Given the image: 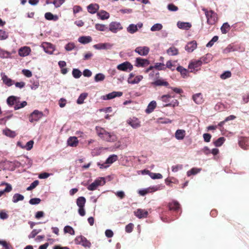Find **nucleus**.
Instances as JSON below:
<instances>
[{
  "instance_id": "f257e3e1",
  "label": "nucleus",
  "mask_w": 249,
  "mask_h": 249,
  "mask_svg": "<svg viewBox=\"0 0 249 249\" xmlns=\"http://www.w3.org/2000/svg\"><path fill=\"white\" fill-rule=\"evenodd\" d=\"M202 11L204 12L207 18V22L210 25L214 24L218 20L217 14L213 10L208 11L206 8H203Z\"/></svg>"
},
{
  "instance_id": "f03ea898",
  "label": "nucleus",
  "mask_w": 249,
  "mask_h": 249,
  "mask_svg": "<svg viewBox=\"0 0 249 249\" xmlns=\"http://www.w3.org/2000/svg\"><path fill=\"white\" fill-rule=\"evenodd\" d=\"M86 202V198L84 196H80L76 199V204L79 207L78 212L81 216H85L86 214L85 210L84 209Z\"/></svg>"
},
{
  "instance_id": "7ed1b4c3",
  "label": "nucleus",
  "mask_w": 249,
  "mask_h": 249,
  "mask_svg": "<svg viewBox=\"0 0 249 249\" xmlns=\"http://www.w3.org/2000/svg\"><path fill=\"white\" fill-rule=\"evenodd\" d=\"M105 183V179L104 178H99L88 185L87 189L89 191H94L96 190L99 186L104 185Z\"/></svg>"
},
{
  "instance_id": "20e7f679",
  "label": "nucleus",
  "mask_w": 249,
  "mask_h": 249,
  "mask_svg": "<svg viewBox=\"0 0 249 249\" xmlns=\"http://www.w3.org/2000/svg\"><path fill=\"white\" fill-rule=\"evenodd\" d=\"M143 78L142 75H136L134 73L131 72L129 74L127 82L132 85L137 84L142 80Z\"/></svg>"
},
{
  "instance_id": "39448f33",
  "label": "nucleus",
  "mask_w": 249,
  "mask_h": 249,
  "mask_svg": "<svg viewBox=\"0 0 249 249\" xmlns=\"http://www.w3.org/2000/svg\"><path fill=\"white\" fill-rule=\"evenodd\" d=\"M117 69L121 71L129 72L133 70V66L128 61H125L117 66Z\"/></svg>"
},
{
  "instance_id": "423d86ee",
  "label": "nucleus",
  "mask_w": 249,
  "mask_h": 249,
  "mask_svg": "<svg viewBox=\"0 0 249 249\" xmlns=\"http://www.w3.org/2000/svg\"><path fill=\"white\" fill-rule=\"evenodd\" d=\"M202 65L200 61L198 60H194L190 62L188 65V69L191 72L196 73Z\"/></svg>"
},
{
  "instance_id": "0eeeda50",
  "label": "nucleus",
  "mask_w": 249,
  "mask_h": 249,
  "mask_svg": "<svg viewBox=\"0 0 249 249\" xmlns=\"http://www.w3.org/2000/svg\"><path fill=\"white\" fill-rule=\"evenodd\" d=\"M93 48L98 50H111L113 47V44L106 42L100 43L93 45Z\"/></svg>"
},
{
  "instance_id": "6e6552de",
  "label": "nucleus",
  "mask_w": 249,
  "mask_h": 249,
  "mask_svg": "<svg viewBox=\"0 0 249 249\" xmlns=\"http://www.w3.org/2000/svg\"><path fill=\"white\" fill-rule=\"evenodd\" d=\"M122 29L123 27L120 22L113 21L110 23L109 25L108 31L113 33L116 34Z\"/></svg>"
},
{
  "instance_id": "1a4fd4ad",
  "label": "nucleus",
  "mask_w": 249,
  "mask_h": 249,
  "mask_svg": "<svg viewBox=\"0 0 249 249\" xmlns=\"http://www.w3.org/2000/svg\"><path fill=\"white\" fill-rule=\"evenodd\" d=\"M75 241L77 244L81 245L84 247L90 248L91 246L90 242L83 236H77L75 238Z\"/></svg>"
},
{
  "instance_id": "9d476101",
  "label": "nucleus",
  "mask_w": 249,
  "mask_h": 249,
  "mask_svg": "<svg viewBox=\"0 0 249 249\" xmlns=\"http://www.w3.org/2000/svg\"><path fill=\"white\" fill-rule=\"evenodd\" d=\"M150 64V61L145 58L137 57L135 59V66L137 67L144 68Z\"/></svg>"
},
{
  "instance_id": "9b49d317",
  "label": "nucleus",
  "mask_w": 249,
  "mask_h": 249,
  "mask_svg": "<svg viewBox=\"0 0 249 249\" xmlns=\"http://www.w3.org/2000/svg\"><path fill=\"white\" fill-rule=\"evenodd\" d=\"M143 26V23L139 22L137 24H130L127 27L126 30L127 32L130 34H133L137 32L139 29H141Z\"/></svg>"
},
{
  "instance_id": "f8f14e48",
  "label": "nucleus",
  "mask_w": 249,
  "mask_h": 249,
  "mask_svg": "<svg viewBox=\"0 0 249 249\" xmlns=\"http://www.w3.org/2000/svg\"><path fill=\"white\" fill-rule=\"evenodd\" d=\"M43 115V113L41 111L35 110L31 114L29 121L31 123L37 121L42 117Z\"/></svg>"
},
{
  "instance_id": "ddd939ff",
  "label": "nucleus",
  "mask_w": 249,
  "mask_h": 249,
  "mask_svg": "<svg viewBox=\"0 0 249 249\" xmlns=\"http://www.w3.org/2000/svg\"><path fill=\"white\" fill-rule=\"evenodd\" d=\"M44 52L48 54H52L54 51V47L50 43L43 42L41 45Z\"/></svg>"
},
{
  "instance_id": "4468645a",
  "label": "nucleus",
  "mask_w": 249,
  "mask_h": 249,
  "mask_svg": "<svg viewBox=\"0 0 249 249\" xmlns=\"http://www.w3.org/2000/svg\"><path fill=\"white\" fill-rule=\"evenodd\" d=\"M103 140L108 142H114L117 140V137L114 133H109L107 131L102 136Z\"/></svg>"
},
{
  "instance_id": "2eb2a0df",
  "label": "nucleus",
  "mask_w": 249,
  "mask_h": 249,
  "mask_svg": "<svg viewBox=\"0 0 249 249\" xmlns=\"http://www.w3.org/2000/svg\"><path fill=\"white\" fill-rule=\"evenodd\" d=\"M16 53L15 51L8 52L0 48V57L2 59H13V53Z\"/></svg>"
},
{
  "instance_id": "dca6fc26",
  "label": "nucleus",
  "mask_w": 249,
  "mask_h": 249,
  "mask_svg": "<svg viewBox=\"0 0 249 249\" xmlns=\"http://www.w3.org/2000/svg\"><path fill=\"white\" fill-rule=\"evenodd\" d=\"M127 123L130 125L133 128L136 129L141 126L140 121L136 117H132L127 119Z\"/></svg>"
},
{
  "instance_id": "f3484780",
  "label": "nucleus",
  "mask_w": 249,
  "mask_h": 249,
  "mask_svg": "<svg viewBox=\"0 0 249 249\" xmlns=\"http://www.w3.org/2000/svg\"><path fill=\"white\" fill-rule=\"evenodd\" d=\"M149 48L147 46H140L136 48L135 52L141 56H146L149 52Z\"/></svg>"
},
{
  "instance_id": "a211bd4d",
  "label": "nucleus",
  "mask_w": 249,
  "mask_h": 249,
  "mask_svg": "<svg viewBox=\"0 0 249 249\" xmlns=\"http://www.w3.org/2000/svg\"><path fill=\"white\" fill-rule=\"evenodd\" d=\"M123 92L121 91H113L102 97V99L105 100L112 99L116 97L122 96Z\"/></svg>"
},
{
  "instance_id": "6ab92c4d",
  "label": "nucleus",
  "mask_w": 249,
  "mask_h": 249,
  "mask_svg": "<svg viewBox=\"0 0 249 249\" xmlns=\"http://www.w3.org/2000/svg\"><path fill=\"white\" fill-rule=\"evenodd\" d=\"M0 76L1 78V80L2 81V82L3 84L6 85V86L8 87H10L12 86L14 83V81L12 80L11 78H9L5 73L1 72L0 73Z\"/></svg>"
},
{
  "instance_id": "aec40b11",
  "label": "nucleus",
  "mask_w": 249,
  "mask_h": 249,
  "mask_svg": "<svg viewBox=\"0 0 249 249\" xmlns=\"http://www.w3.org/2000/svg\"><path fill=\"white\" fill-rule=\"evenodd\" d=\"M34 143V142L33 140L29 141L25 145L23 144L21 142L19 141L17 142V145L22 149L29 151L32 149Z\"/></svg>"
},
{
  "instance_id": "412c9836",
  "label": "nucleus",
  "mask_w": 249,
  "mask_h": 249,
  "mask_svg": "<svg viewBox=\"0 0 249 249\" xmlns=\"http://www.w3.org/2000/svg\"><path fill=\"white\" fill-rule=\"evenodd\" d=\"M239 145L242 149H247L249 147V138H240L239 140Z\"/></svg>"
},
{
  "instance_id": "4be33fe9",
  "label": "nucleus",
  "mask_w": 249,
  "mask_h": 249,
  "mask_svg": "<svg viewBox=\"0 0 249 249\" xmlns=\"http://www.w3.org/2000/svg\"><path fill=\"white\" fill-rule=\"evenodd\" d=\"M148 213L146 210L142 209H138L134 212L135 215L140 219L146 218Z\"/></svg>"
},
{
  "instance_id": "5701e85b",
  "label": "nucleus",
  "mask_w": 249,
  "mask_h": 249,
  "mask_svg": "<svg viewBox=\"0 0 249 249\" xmlns=\"http://www.w3.org/2000/svg\"><path fill=\"white\" fill-rule=\"evenodd\" d=\"M31 50L29 47L24 46L18 50V54L22 57L28 56L31 53Z\"/></svg>"
},
{
  "instance_id": "b1692460",
  "label": "nucleus",
  "mask_w": 249,
  "mask_h": 249,
  "mask_svg": "<svg viewBox=\"0 0 249 249\" xmlns=\"http://www.w3.org/2000/svg\"><path fill=\"white\" fill-rule=\"evenodd\" d=\"M197 47V43L195 40L188 42L186 45L185 49L189 53L193 52Z\"/></svg>"
},
{
  "instance_id": "393cba45",
  "label": "nucleus",
  "mask_w": 249,
  "mask_h": 249,
  "mask_svg": "<svg viewBox=\"0 0 249 249\" xmlns=\"http://www.w3.org/2000/svg\"><path fill=\"white\" fill-rule=\"evenodd\" d=\"M11 167V170H14L16 168H19L20 167H24L25 166V162L22 160L21 162L18 160H14L10 162Z\"/></svg>"
},
{
  "instance_id": "a878e982",
  "label": "nucleus",
  "mask_w": 249,
  "mask_h": 249,
  "mask_svg": "<svg viewBox=\"0 0 249 249\" xmlns=\"http://www.w3.org/2000/svg\"><path fill=\"white\" fill-rule=\"evenodd\" d=\"M192 98L194 101L197 105L201 104L204 102L203 95L201 93L195 94L193 95Z\"/></svg>"
},
{
  "instance_id": "bb28decb",
  "label": "nucleus",
  "mask_w": 249,
  "mask_h": 249,
  "mask_svg": "<svg viewBox=\"0 0 249 249\" xmlns=\"http://www.w3.org/2000/svg\"><path fill=\"white\" fill-rule=\"evenodd\" d=\"M186 134V132L183 129H178L176 130L175 136L176 139L178 140H182Z\"/></svg>"
},
{
  "instance_id": "cd10ccee",
  "label": "nucleus",
  "mask_w": 249,
  "mask_h": 249,
  "mask_svg": "<svg viewBox=\"0 0 249 249\" xmlns=\"http://www.w3.org/2000/svg\"><path fill=\"white\" fill-rule=\"evenodd\" d=\"M97 16L101 20H106L109 18V14L105 10H101L97 13Z\"/></svg>"
},
{
  "instance_id": "c85d7f7f",
  "label": "nucleus",
  "mask_w": 249,
  "mask_h": 249,
  "mask_svg": "<svg viewBox=\"0 0 249 249\" xmlns=\"http://www.w3.org/2000/svg\"><path fill=\"white\" fill-rule=\"evenodd\" d=\"M177 25L178 28L182 30H188L191 27V24L189 22L178 21Z\"/></svg>"
},
{
  "instance_id": "c756f323",
  "label": "nucleus",
  "mask_w": 249,
  "mask_h": 249,
  "mask_svg": "<svg viewBox=\"0 0 249 249\" xmlns=\"http://www.w3.org/2000/svg\"><path fill=\"white\" fill-rule=\"evenodd\" d=\"M68 145L71 147H76L78 143V140L76 137H71L67 140Z\"/></svg>"
},
{
  "instance_id": "7c9ffc66",
  "label": "nucleus",
  "mask_w": 249,
  "mask_h": 249,
  "mask_svg": "<svg viewBox=\"0 0 249 249\" xmlns=\"http://www.w3.org/2000/svg\"><path fill=\"white\" fill-rule=\"evenodd\" d=\"M18 99H19V98L17 96H10L7 99V103L9 106H15Z\"/></svg>"
},
{
  "instance_id": "2f4dec72",
  "label": "nucleus",
  "mask_w": 249,
  "mask_h": 249,
  "mask_svg": "<svg viewBox=\"0 0 249 249\" xmlns=\"http://www.w3.org/2000/svg\"><path fill=\"white\" fill-rule=\"evenodd\" d=\"M99 6L97 4H90L87 7L88 11L89 13L92 14L96 13L99 9Z\"/></svg>"
},
{
  "instance_id": "473e14b6",
  "label": "nucleus",
  "mask_w": 249,
  "mask_h": 249,
  "mask_svg": "<svg viewBox=\"0 0 249 249\" xmlns=\"http://www.w3.org/2000/svg\"><path fill=\"white\" fill-rule=\"evenodd\" d=\"M153 85L156 86H165L168 87L169 86V84L167 82L165 81L163 79H157L155 81L152 83Z\"/></svg>"
},
{
  "instance_id": "72a5a7b5",
  "label": "nucleus",
  "mask_w": 249,
  "mask_h": 249,
  "mask_svg": "<svg viewBox=\"0 0 249 249\" xmlns=\"http://www.w3.org/2000/svg\"><path fill=\"white\" fill-rule=\"evenodd\" d=\"M157 106V103L155 101H152L147 106L146 109H145V112L147 114H149L153 111L154 109Z\"/></svg>"
},
{
  "instance_id": "f704fd0d",
  "label": "nucleus",
  "mask_w": 249,
  "mask_h": 249,
  "mask_svg": "<svg viewBox=\"0 0 249 249\" xmlns=\"http://www.w3.org/2000/svg\"><path fill=\"white\" fill-rule=\"evenodd\" d=\"M177 70L180 72L181 76L183 77V78H186L189 75V72H188V71L184 68L182 66H178L177 68Z\"/></svg>"
},
{
  "instance_id": "c9c22d12",
  "label": "nucleus",
  "mask_w": 249,
  "mask_h": 249,
  "mask_svg": "<svg viewBox=\"0 0 249 249\" xmlns=\"http://www.w3.org/2000/svg\"><path fill=\"white\" fill-rule=\"evenodd\" d=\"M45 18L46 19L49 20L57 21L59 17L56 15H53L50 12H47L45 14Z\"/></svg>"
},
{
  "instance_id": "e433bc0d",
  "label": "nucleus",
  "mask_w": 249,
  "mask_h": 249,
  "mask_svg": "<svg viewBox=\"0 0 249 249\" xmlns=\"http://www.w3.org/2000/svg\"><path fill=\"white\" fill-rule=\"evenodd\" d=\"M212 59L211 54L209 53H207L205 55L200 58L199 60L200 61L201 64H205L209 63L211 60Z\"/></svg>"
},
{
  "instance_id": "4c0bfd02",
  "label": "nucleus",
  "mask_w": 249,
  "mask_h": 249,
  "mask_svg": "<svg viewBox=\"0 0 249 249\" xmlns=\"http://www.w3.org/2000/svg\"><path fill=\"white\" fill-rule=\"evenodd\" d=\"M118 160V156L116 155L113 154L108 157V158L106 160V163L107 164L108 166H110V164H112L113 162L116 161Z\"/></svg>"
},
{
  "instance_id": "58836bf2",
  "label": "nucleus",
  "mask_w": 249,
  "mask_h": 249,
  "mask_svg": "<svg viewBox=\"0 0 249 249\" xmlns=\"http://www.w3.org/2000/svg\"><path fill=\"white\" fill-rule=\"evenodd\" d=\"M3 133L7 137L11 138H14L17 136V133L15 131H12L8 128H6L3 130Z\"/></svg>"
},
{
  "instance_id": "ea45409f",
  "label": "nucleus",
  "mask_w": 249,
  "mask_h": 249,
  "mask_svg": "<svg viewBox=\"0 0 249 249\" xmlns=\"http://www.w3.org/2000/svg\"><path fill=\"white\" fill-rule=\"evenodd\" d=\"M238 46H234L231 45H229L223 51L224 53H227L230 52L237 51L238 50Z\"/></svg>"
},
{
  "instance_id": "a19ab883",
  "label": "nucleus",
  "mask_w": 249,
  "mask_h": 249,
  "mask_svg": "<svg viewBox=\"0 0 249 249\" xmlns=\"http://www.w3.org/2000/svg\"><path fill=\"white\" fill-rule=\"evenodd\" d=\"M95 29L99 31L105 32L108 31V27L105 24L97 23L95 25Z\"/></svg>"
},
{
  "instance_id": "79ce46f5",
  "label": "nucleus",
  "mask_w": 249,
  "mask_h": 249,
  "mask_svg": "<svg viewBox=\"0 0 249 249\" xmlns=\"http://www.w3.org/2000/svg\"><path fill=\"white\" fill-rule=\"evenodd\" d=\"M169 207L170 210L178 211L179 209V204L178 201L173 200L169 204Z\"/></svg>"
},
{
  "instance_id": "37998d69",
  "label": "nucleus",
  "mask_w": 249,
  "mask_h": 249,
  "mask_svg": "<svg viewBox=\"0 0 249 249\" xmlns=\"http://www.w3.org/2000/svg\"><path fill=\"white\" fill-rule=\"evenodd\" d=\"M91 40V37L89 36H83L78 38V41L82 44L89 43Z\"/></svg>"
},
{
  "instance_id": "c03bdc74",
  "label": "nucleus",
  "mask_w": 249,
  "mask_h": 249,
  "mask_svg": "<svg viewBox=\"0 0 249 249\" xmlns=\"http://www.w3.org/2000/svg\"><path fill=\"white\" fill-rule=\"evenodd\" d=\"M221 31L222 34H227L230 30V26L228 22H225L221 27Z\"/></svg>"
},
{
  "instance_id": "a18cd8bd",
  "label": "nucleus",
  "mask_w": 249,
  "mask_h": 249,
  "mask_svg": "<svg viewBox=\"0 0 249 249\" xmlns=\"http://www.w3.org/2000/svg\"><path fill=\"white\" fill-rule=\"evenodd\" d=\"M178 50L175 47H171L167 50V53L169 55H176L178 54Z\"/></svg>"
},
{
  "instance_id": "49530a36",
  "label": "nucleus",
  "mask_w": 249,
  "mask_h": 249,
  "mask_svg": "<svg viewBox=\"0 0 249 249\" xmlns=\"http://www.w3.org/2000/svg\"><path fill=\"white\" fill-rule=\"evenodd\" d=\"M27 102L26 101H22L20 102L19 99H18L17 103L16 104V106H14L15 110H18L20 108L25 107L27 105Z\"/></svg>"
},
{
  "instance_id": "de8ad7c7",
  "label": "nucleus",
  "mask_w": 249,
  "mask_h": 249,
  "mask_svg": "<svg viewBox=\"0 0 249 249\" xmlns=\"http://www.w3.org/2000/svg\"><path fill=\"white\" fill-rule=\"evenodd\" d=\"M163 28V26L160 23H156L154 24L150 28L152 32H156L160 31Z\"/></svg>"
},
{
  "instance_id": "09e8293b",
  "label": "nucleus",
  "mask_w": 249,
  "mask_h": 249,
  "mask_svg": "<svg viewBox=\"0 0 249 249\" xmlns=\"http://www.w3.org/2000/svg\"><path fill=\"white\" fill-rule=\"evenodd\" d=\"M171 96L169 94L163 95L158 97V99L166 104H168Z\"/></svg>"
},
{
  "instance_id": "8fccbe9b",
  "label": "nucleus",
  "mask_w": 249,
  "mask_h": 249,
  "mask_svg": "<svg viewBox=\"0 0 249 249\" xmlns=\"http://www.w3.org/2000/svg\"><path fill=\"white\" fill-rule=\"evenodd\" d=\"M24 196L19 194H15L13 196V202L14 203H17L19 201L23 200Z\"/></svg>"
},
{
  "instance_id": "3c124183",
  "label": "nucleus",
  "mask_w": 249,
  "mask_h": 249,
  "mask_svg": "<svg viewBox=\"0 0 249 249\" xmlns=\"http://www.w3.org/2000/svg\"><path fill=\"white\" fill-rule=\"evenodd\" d=\"M201 171L200 168H193L190 170L187 171V175L189 177L191 175H195Z\"/></svg>"
},
{
  "instance_id": "603ef678",
  "label": "nucleus",
  "mask_w": 249,
  "mask_h": 249,
  "mask_svg": "<svg viewBox=\"0 0 249 249\" xmlns=\"http://www.w3.org/2000/svg\"><path fill=\"white\" fill-rule=\"evenodd\" d=\"M211 150L208 146H204L200 151H198L197 152L199 154L203 153L206 155H209L211 154Z\"/></svg>"
},
{
  "instance_id": "864d4df0",
  "label": "nucleus",
  "mask_w": 249,
  "mask_h": 249,
  "mask_svg": "<svg viewBox=\"0 0 249 249\" xmlns=\"http://www.w3.org/2000/svg\"><path fill=\"white\" fill-rule=\"evenodd\" d=\"M88 94L86 93H83L80 95L77 100V103L78 104H82L84 103L85 99L87 98Z\"/></svg>"
},
{
  "instance_id": "5fc2aeb1",
  "label": "nucleus",
  "mask_w": 249,
  "mask_h": 249,
  "mask_svg": "<svg viewBox=\"0 0 249 249\" xmlns=\"http://www.w3.org/2000/svg\"><path fill=\"white\" fill-rule=\"evenodd\" d=\"M154 67L159 71L165 70V65L163 63H156Z\"/></svg>"
},
{
  "instance_id": "6e6d98bb",
  "label": "nucleus",
  "mask_w": 249,
  "mask_h": 249,
  "mask_svg": "<svg viewBox=\"0 0 249 249\" xmlns=\"http://www.w3.org/2000/svg\"><path fill=\"white\" fill-rule=\"evenodd\" d=\"M225 141V139L224 137H220L215 142H214L213 143L215 146L218 147L221 146L223 143Z\"/></svg>"
},
{
  "instance_id": "4d7b16f0",
  "label": "nucleus",
  "mask_w": 249,
  "mask_h": 249,
  "mask_svg": "<svg viewBox=\"0 0 249 249\" xmlns=\"http://www.w3.org/2000/svg\"><path fill=\"white\" fill-rule=\"evenodd\" d=\"M231 72L229 71H224L223 73H222L220 76V77L221 79L223 80L226 79L227 78H229L231 77Z\"/></svg>"
},
{
  "instance_id": "13d9d810",
  "label": "nucleus",
  "mask_w": 249,
  "mask_h": 249,
  "mask_svg": "<svg viewBox=\"0 0 249 249\" xmlns=\"http://www.w3.org/2000/svg\"><path fill=\"white\" fill-rule=\"evenodd\" d=\"M165 182L167 185H170L171 183H178V180L175 178L172 177L166 178L165 179Z\"/></svg>"
},
{
  "instance_id": "bf43d9fd",
  "label": "nucleus",
  "mask_w": 249,
  "mask_h": 249,
  "mask_svg": "<svg viewBox=\"0 0 249 249\" xmlns=\"http://www.w3.org/2000/svg\"><path fill=\"white\" fill-rule=\"evenodd\" d=\"M72 74L75 78H79L81 76L82 72L77 69H73L72 71Z\"/></svg>"
},
{
  "instance_id": "052dcab7",
  "label": "nucleus",
  "mask_w": 249,
  "mask_h": 249,
  "mask_svg": "<svg viewBox=\"0 0 249 249\" xmlns=\"http://www.w3.org/2000/svg\"><path fill=\"white\" fill-rule=\"evenodd\" d=\"M64 231L65 233H68L71 235H74L75 233L73 229L70 226H65L64 228Z\"/></svg>"
},
{
  "instance_id": "680f3d73",
  "label": "nucleus",
  "mask_w": 249,
  "mask_h": 249,
  "mask_svg": "<svg viewBox=\"0 0 249 249\" xmlns=\"http://www.w3.org/2000/svg\"><path fill=\"white\" fill-rule=\"evenodd\" d=\"M125 141L124 138H122L120 141H119L115 144L117 148H124L127 147V144H122V142Z\"/></svg>"
},
{
  "instance_id": "e2e57ef3",
  "label": "nucleus",
  "mask_w": 249,
  "mask_h": 249,
  "mask_svg": "<svg viewBox=\"0 0 249 249\" xmlns=\"http://www.w3.org/2000/svg\"><path fill=\"white\" fill-rule=\"evenodd\" d=\"M96 130L98 135L102 139V136L104 135V134L106 132V130H105L104 128L100 127H96Z\"/></svg>"
},
{
  "instance_id": "0e129e2a",
  "label": "nucleus",
  "mask_w": 249,
  "mask_h": 249,
  "mask_svg": "<svg viewBox=\"0 0 249 249\" xmlns=\"http://www.w3.org/2000/svg\"><path fill=\"white\" fill-rule=\"evenodd\" d=\"M218 39V37L216 36H214L212 39L207 44V47H211L213 46L214 43L216 42Z\"/></svg>"
},
{
  "instance_id": "69168bd1",
  "label": "nucleus",
  "mask_w": 249,
  "mask_h": 249,
  "mask_svg": "<svg viewBox=\"0 0 249 249\" xmlns=\"http://www.w3.org/2000/svg\"><path fill=\"white\" fill-rule=\"evenodd\" d=\"M105 78V76L101 73L97 74L94 77V80L96 82L103 81Z\"/></svg>"
},
{
  "instance_id": "338daca9",
  "label": "nucleus",
  "mask_w": 249,
  "mask_h": 249,
  "mask_svg": "<svg viewBox=\"0 0 249 249\" xmlns=\"http://www.w3.org/2000/svg\"><path fill=\"white\" fill-rule=\"evenodd\" d=\"M8 37V34L3 30H0V40L6 39Z\"/></svg>"
},
{
  "instance_id": "774afa93",
  "label": "nucleus",
  "mask_w": 249,
  "mask_h": 249,
  "mask_svg": "<svg viewBox=\"0 0 249 249\" xmlns=\"http://www.w3.org/2000/svg\"><path fill=\"white\" fill-rule=\"evenodd\" d=\"M75 46L72 42H70L66 44L65 46V49L67 51H71L74 49Z\"/></svg>"
}]
</instances>
